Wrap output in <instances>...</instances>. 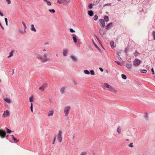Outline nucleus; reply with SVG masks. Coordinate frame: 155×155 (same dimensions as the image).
I'll use <instances>...</instances> for the list:
<instances>
[{"label": "nucleus", "mask_w": 155, "mask_h": 155, "mask_svg": "<svg viewBox=\"0 0 155 155\" xmlns=\"http://www.w3.org/2000/svg\"><path fill=\"white\" fill-rule=\"evenodd\" d=\"M108 5V4H107L104 5V6H107Z\"/></svg>", "instance_id": "57"}, {"label": "nucleus", "mask_w": 155, "mask_h": 155, "mask_svg": "<svg viewBox=\"0 0 155 155\" xmlns=\"http://www.w3.org/2000/svg\"><path fill=\"white\" fill-rule=\"evenodd\" d=\"M74 136H73V139L74 138Z\"/></svg>", "instance_id": "63"}, {"label": "nucleus", "mask_w": 155, "mask_h": 155, "mask_svg": "<svg viewBox=\"0 0 155 155\" xmlns=\"http://www.w3.org/2000/svg\"><path fill=\"white\" fill-rule=\"evenodd\" d=\"M129 146L130 147H133V143H130V144H129Z\"/></svg>", "instance_id": "49"}, {"label": "nucleus", "mask_w": 155, "mask_h": 155, "mask_svg": "<svg viewBox=\"0 0 155 155\" xmlns=\"http://www.w3.org/2000/svg\"><path fill=\"white\" fill-rule=\"evenodd\" d=\"M86 153L85 152H82L80 155H85Z\"/></svg>", "instance_id": "48"}, {"label": "nucleus", "mask_w": 155, "mask_h": 155, "mask_svg": "<svg viewBox=\"0 0 155 155\" xmlns=\"http://www.w3.org/2000/svg\"><path fill=\"white\" fill-rule=\"evenodd\" d=\"M118 1H120L121 0H117Z\"/></svg>", "instance_id": "64"}, {"label": "nucleus", "mask_w": 155, "mask_h": 155, "mask_svg": "<svg viewBox=\"0 0 155 155\" xmlns=\"http://www.w3.org/2000/svg\"><path fill=\"white\" fill-rule=\"evenodd\" d=\"M1 27V28H2L3 29H4V28L2 26H2Z\"/></svg>", "instance_id": "58"}, {"label": "nucleus", "mask_w": 155, "mask_h": 155, "mask_svg": "<svg viewBox=\"0 0 155 155\" xmlns=\"http://www.w3.org/2000/svg\"><path fill=\"white\" fill-rule=\"evenodd\" d=\"M4 100L5 101L9 104L11 103V102L9 98H5L4 99Z\"/></svg>", "instance_id": "22"}, {"label": "nucleus", "mask_w": 155, "mask_h": 155, "mask_svg": "<svg viewBox=\"0 0 155 155\" xmlns=\"http://www.w3.org/2000/svg\"><path fill=\"white\" fill-rule=\"evenodd\" d=\"M99 21L102 25V26H101V27H104L105 25V23L104 19H100Z\"/></svg>", "instance_id": "12"}, {"label": "nucleus", "mask_w": 155, "mask_h": 155, "mask_svg": "<svg viewBox=\"0 0 155 155\" xmlns=\"http://www.w3.org/2000/svg\"><path fill=\"white\" fill-rule=\"evenodd\" d=\"M54 114V111L53 110H50L48 113V117L52 116Z\"/></svg>", "instance_id": "8"}, {"label": "nucleus", "mask_w": 155, "mask_h": 155, "mask_svg": "<svg viewBox=\"0 0 155 155\" xmlns=\"http://www.w3.org/2000/svg\"><path fill=\"white\" fill-rule=\"evenodd\" d=\"M40 58L43 62H44L47 60V56L46 54H44L40 57Z\"/></svg>", "instance_id": "5"}, {"label": "nucleus", "mask_w": 155, "mask_h": 155, "mask_svg": "<svg viewBox=\"0 0 155 155\" xmlns=\"http://www.w3.org/2000/svg\"><path fill=\"white\" fill-rule=\"evenodd\" d=\"M141 62V61L140 60L136 58L133 61V65L134 66H137L140 65Z\"/></svg>", "instance_id": "2"}, {"label": "nucleus", "mask_w": 155, "mask_h": 155, "mask_svg": "<svg viewBox=\"0 0 155 155\" xmlns=\"http://www.w3.org/2000/svg\"><path fill=\"white\" fill-rule=\"evenodd\" d=\"M116 62L119 65L121 66L123 65L122 63H120V62H118V61H116Z\"/></svg>", "instance_id": "43"}, {"label": "nucleus", "mask_w": 155, "mask_h": 155, "mask_svg": "<svg viewBox=\"0 0 155 155\" xmlns=\"http://www.w3.org/2000/svg\"><path fill=\"white\" fill-rule=\"evenodd\" d=\"M109 91L114 94H117V91L113 87H111V88Z\"/></svg>", "instance_id": "7"}, {"label": "nucleus", "mask_w": 155, "mask_h": 155, "mask_svg": "<svg viewBox=\"0 0 155 155\" xmlns=\"http://www.w3.org/2000/svg\"><path fill=\"white\" fill-rule=\"evenodd\" d=\"M44 1H45L46 2V1H47V0H43Z\"/></svg>", "instance_id": "62"}, {"label": "nucleus", "mask_w": 155, "mask_h": 155, "mask_svg": "<svg viewBox=\"0 0 155 155\" xmlns=\"http://www.w3.org/2000/svg\"><path fill=\"white\" fill-rule=\"evenodd\" d=\"M152 34L154 39L155 40V31H153Z\"/></svg>", "instance_id": "39"}, {"label": "nucleus", "mask_w": 155, "mask_h": 155, "mask_svg": "<svg viewBox=\"0 0 155 155\" xmlns=\"http://www.w3.org/2000/svg\"><path fill=\"white\" fill-rule=\"evenodd\" d=\"M73 84L75 86H77L78 85V83L77 82L74 81H73Z\"/></svg>", "instance_id": "38"}, {"label": "nucleus", "mask_w": 155, "mask_h": 155, "mask_svg": "<svg viewBox=\"0 0 155 155\" xmlns=\"http://www.w3.org/2000/svg\"><path fill=\"white\" fill-rule=\"evenodd\" d=\"M55 139H56V137H54V141H53V142L52 143L53 144H54V142H55Z\"/></svg>", "instance_id": "53"}, {"label": "nucleus", "mask_w": 155, "mask_h": 155, "mask_svg": "<svg viewBox=\"0 0 155 155\" xmlns=\"http://www.w3.org/2000/svg\"><path fill=\"white\" fill-rule=\"evenodd\" d=\"M84 72L85 74H90L89 71L87 70H84Z\"/></svg>", "instance_id": "28"}, {"label": "nucleus", "mask_w": 155, "mask_h": 155, "mask_svg": "<svg viewBox=\"0 0 155 155\" xmlns=\"http://www.w3.org/2000/svg\"><path fill=\"white\" fill-rule=\"evenodd\" d=\"M9 112L7 110H6L4 112V114H3L2 117L3 118H5L7 116H9Z\"/></svg>", "instance_id": "10"}, {"label": "nucleus", "mask_w": 155, "mask_h": 155, "mask_svg": "<svg viewBox=\"0 0 155 155\" xmlns=\"http://www.w3.org/2000/svg\"><path fill=\"white\" fill-rule=\"evenodd\" d=\"M31 111L32 112H33V104L32 103H31Z\"/></svg>", "instance_id": "42"}, {"label": "nucleus", "mask_w": 155, "mask_h": 155, "mask_svg": "<svg viewBox=\"0 0 155 155\" xmlns=\"http://www.w3.org/2000/svg\"><path fill=\"white\" fill-rule=\"evenodd\" d=\"M132 67V66L131 64H127V68L128 69H131Z\"/></svg>", "instance_id": "23"}, {"label": "nucleus", "mask_w": 155, "mask_h": 155, "mask_svg": "<svg viewBox=\"0 0 155 155\" xmlns=\"http://www.w3.org/2000/svg\"><path fill=\"white\" fill-rule=\"evenodd\" d=\"M26 30H24V31L21 30H19L18 31V32L21 35H25L26 34Z\"/></svg>", "instance_id": "14"}, {"label": "nucleus", "mask_w": 155, "mask_h": 155, "mask_svg": "<svg viewBox=\"0 0 155 155\" xmlns=\"http://www.w3.org/2000/svg\"><path fill=\"white\" fill-rule=\"evenodd\" d=\"M72 38L74 42L75 43H76L77 42V39L76 38L75 36H73V37Z\"/></svg>", "instance_id": "29"}, {"label": "nucleus", "mask_w": 155, "mask_h": 155, "mask_svg": "<svg viewBox=\"0 0 155 155\" xmlns=\"http://www.w3.org/2000/svg\"><path fill=\"white\" fill-rule=\"evenodd\" d=\"M96 38L97 39V40H98V41L99 42H100L101 41H100V40H99V38H98L97 36H96Z\"/></svg>", "instance_id": "54"}, {"label": "nucleus", "mask_w": 155, "mask_h": 155, "mask_svg": "<svg viewBox=\"0 0 155 155\" xmlns=\"http://www.w3.org/2000/svg\"><path fill=\"white\" fill-rule=\"evenodd\" d=\"M90 72L91 74L92 75H94L95 74L94 71L93 70H91Z\"/></svg>", "instance_id": "34"}, {"label": "nucleus", "mask_w": 155, "mask_h": 155, "mask_svg": "<svg viewBox=\"0 0 155 155\" xmlns=\"http://www.w3.org/2000/svg\"><path fill=\"white\" fill-rule=\"evenodd\" d=\"M62 132L61 130H60L58 133L57 140L60 143L61 142L62 140Z\"/></svg>", "instance_id": "4"}, {"label": "nucleus", "mask_w": 155, "mask_h": 155, "mask_svg": "<svg viewBox=\"0 0 155 155\" xmlns=\"http://www.w3.org/2000/svg\"><path fill=\"white\" fill-rule=\"evenodd\" d=\"M99 32L100 34L102 36H103L104 35L105 33L103 30L101 29H100L99 30Z\"/></svg>", "instance_id": "16"}, {"label": "nucleus", "mask_w": 155, "mask_h": 155, "mask_svg": "<svg viewBox=\"0 0 155 155\" xmlns=\"http://www.w3.org/2000/svg\"><path fill=\"white\" fill-rule=\"evenodd\" d=\"M0 15L2 16H3V14L2 13L1 11H0Z\"/></svg>", "instance_id": "55"}, {"label": "nucleus", "mask_w": 155, "mask_h": 155, "mask_svg": "<svg viewBox=\"0 0 155 155\" xmlns=\"http://www.w3.org/2000/svg\"><path fill=\"white\" fill-rule=\"evenodd\" d=\"M68 51L66 49H64L63 50V54L64 56H66L68 54Z\"/></svg>", "instance_id": "15"}, {"label": "nucleus", "mask_w": 155, "mask_h": 155, "mask_svg": "<svg viewBox=\"0 0 155 155\" xmlns=\"http://www.w3.org/2000/svg\"><path fill=\"white\" fill-rule=\"evenodd\" d=\"M99 69L101 71V72H103V69H102L101 68H99Z\"/></svg>", "instance_id": "56"}, {"label": "nucleus", "mask_w": 155, "mask_h": 155, "mask_svg": "<svg viewBox=\"0 0 155 155\" xmlns=\"http://www.w3.org/2000/svg\"><path fill=\"white\" fill-rule=\"evenodd\" d=\"M95 47H96V48H97L98 47V46L97 45H95Z\"/></svg>", "instance_id": "59"}, {"label": "nucleus", "mask_w": 155, "mask_h": 155, "mask_svg": "<svg viewBox=\"0 0 155 155\" xmlns=\"http://www.w3.org/2000/svg\"><path fill=\"white\" fill-rule=\"evenodd\" d=\"M5 21L7 25H8V19L7 18H5Z\"/></svg>", "instance_id": "46"}, {"label": "nucleus", "mask_w": 155, "mask_h": 155, "mask_svg": "<svg viewBox=\"0 0 155 155\" xmlns=\"http://www.w3.org/2000/svg\"><path fill=\"white\" fill-rule=\"evenodd\" d=\"M46 2L48 5L51 6V3L50 1L47 0Z\"/></svg>", "instance_id": "30"}, {"label": "nucleus", "mask_w": 155, "mask_h": 155, "mask_svg": "<svg viewBox=\"0 0 155 155\" xmlns=\"http://www.w3.org/2000/svg\"><path fill=\"white\" fill-rule=\"evenodd\" d=\"M117 132L119 134L121 133V128L120 126H118L117 129Z\"/></svg>", "instance_id": "11"}, {"label": "nucleus", "mask_w": 155, "mask_h": 155, "mask_svg": "<svg viewBox=\"0 0 155 155\" xmlns=\"http://www.w3.org/2000/svg\"><path fill=\"white\" fill-rule=\"evenodd\" d=\"M43 51H46V50L45 49H44L43 50Z\"/></svg>", "instance_id": "61"}, {"label": "nucleus", "mask_w": 155, "mask_h": 155, "mask_svg": "<svg viewBox=\"0 0 155 155\" xmlns=\"http://www.w3.org/2000/svg\"><path fill=\"white\" fill-rule=\"evenodd\" d=\"M122 78L124 79H126V75L124 74H122L121 75Z\"/></svg>", "instance_id": "37"}, {"label": "nucleus", "mask_w": 155, "mask_h": 155, "mask_svg": "<svg viewBox=\"0 0 155 155\" xmlns=\"http://www.w3.org/2000/svg\"><path fill=\"white\" fill-rule=\"evenodd\" d=\"M88 15L90 16H92L93 15L94 13L92 11H89L88 12Z\"/></svg>", "instance_id": "21"}, {"label": "nucleus", "mask_w": 155, "mask_h": 155, "mask_svg": "<svg viewBox=\"0 0 155 155\" xmlns=\"http://www.w3.org/2000/svg\"><path fill=\"white\" fill-rule=\"evenodd\" d=\"M29 101L30 102H32L33 101V98L32 97H30L29 98Z\"/></svg>", "instance_id": "50"}, {"label": "nucleus", "mask_w": 155, "mask_h": 155, "mask_svg": "<svg viewBox=\"0 0 155 155\" xmlns=\"http://www.w3.org/2000/svg\"><path fill=\"white\" fill-rule=\"evenodd\" d=\"M31 29L32 31H33L35 32L36 31V30L34 27V25L33 24L31 25Z\"/></svg>", "instance_id": "20"}, {"label": "nucleus", "mask_w": 155, "mask_h": 155, "mask_svg": "<svg viewBox=\"0 0 155 155\" xmlns=\"http://www.w3.org/2000/svg\"><path fill=\"white\" fill-rule=\"evenodd\" d=\"M12 139L14 140L15 142V143L17 142H18V140L15 138L13 136V135H12Z\"/></svg>", "instance_id": "31"}, {"label": "nucleus", "mask_w": 155, "mask_h": 155, "mask_svg": "<svg viewBox=\"0 0 155 155\" xmlns=\"http://www.w3.org/2000/svg\"><path fill=\"white\" fill-rule=\"evenodd\" d=\"M57 3L60 4H63V2H62L60 0H57Z\"/></svg>", "instance_id": "41"}, {"label": "nucleus", "mask_w": 155, "mask_h": 155, "mask_svg": "<svg viewBox=\"0 0 155 155\" xmlns=\"http://www.w3.org/2000/svg\"><path fill=\"white\" fill-rule=\"evenodd\" d=\"M98 16L97 15H95L94 17V20H96L98 19Z\"/></svg>", "instance_id": "35"}, {"label": "nucleus", "mask_w": 155, "mask_h": 155, "mask_svg": "<svg viewBox=\"0 0 155 155\" xmlns=\"http://www.w3.org/2000/svg\"><path fill=\"white\" fill-rule=\"evenodd\" d=\"M14 69H13V74L14 73Z\"/></svg>", "instance_id": "60"}, {"label": "nucleus", "mask_w": 155, "mask_h": 155, "mask_svg": "<svg viewBox=\"0 0 155 155\" xmlns=\"http://www.w3.org/2000/svg\"><path fill=\"white\" fill-rule=\"evenodd\" d=\"M6 1L8 4H10L11 3L10 0H6Z\"/></svg>", "instance_id": "44"}, {"label": "nucleus", "mask_w": 155, "mask_h": 155, "mask_svg": "<svg viewBox=\"0 0 155 155\" xmlns=\"http://www.w3.org/2000/svg\"><path fill=\"white\" fill-rule=\"evenodd\" d=\"M6 129H7V132L8 133V134H10L12 132V131L10 130V129H9L7 128H6Z\"/></svg>", "instance_id": "32"}, {"label": "nucleus", "mask_w": 155, "mask_h": 155, "mask_svg": "<svg viewBox=\"0 0 155 155\" xmlns=\"http://www.w3.org/2000/svg\"><path fill=\"white\" fill-rule=\"evenodd\" d=\"M93 7V5L92 4H90V5H89V8L90 9H91Z\"/></svg>", "instance_id": "45"}, {"label": "nucleus", "mask_w": 155, "mask_h": 155, "mask_svg": "<svg viewBox=\"0 0 155 155\" xmlns=\"http://www.w3.org/2000/svg\"><path fill=\"white\" fill-rule=\"evenodd\" d=\"M104 20L106 22H107L109 20V18L107 16H105L104 17Z\"/></svg>", "instance_id": "24"}, {"label": "nucleus", "mask_w": 155, "mask_h": 155, "mask_svg": "<svg viewBox=\"0 0 155 155\" xmlns=\"http://www.w3.org/2000/svg\"><path fill=\"white\" fill-rule=\"evenodd\" d=\"M104 86L106 88H108V90L109 91L110 89L111 88V87H112L113 86L109 85L108 83H104Z\"/></svg>", "instance_id": "6"}, {"label": "nucleus", "mask_w": 155, "mask_h": 155, "mask_svg": "<svg viewBox=\"0 0 155 155\" xmlns=\"http://www.w3.org/2000/svg\"><path fill=\"white\" fill-rule=\"evenodd\" d=\"M13 51H11L9 53V55L8 56V58H9L11 57H12L13 55Z\"/></svg>", "instance_id": "26"}, {"label": "nucleus", "mask_w": 155, "mask_h": 155, "mask_svg": "<svg viewBox=\"0 0 155 155\" xmlns=\"http://www.w3.org/2000/svg\"><path fill=\"white\" fill-rule=\"evenodd\" d=\"M71 0H63V4H68L69 3Z\"/></svg>", "instance_id": "17"}, {"label": "nucleus", "mask_w": 155, "mask_h": 155, "mask_svg": "<svg viewBox=\"0 0 155 155\" xmlns=\"http://www.w3.org/2000/svg\"><path fill=\"white\" fill-rule=\"evenodd\" d=\"M46 88L45 87V85H43L41 86L39 88V89L41 90V91H44L45 89Z\"/></svg>", "instance_id": "18"}, {"label": "nucleus", "mask_w": 155, "mask_h": 155, "mask_svg": "<svg viewBox=\"0 0 155 155\" xmlns=\"http://www.w3.org/2000/svg\"><path fill=\"white\" fill-rule=\"evenodd\" d=\"M70 109L71 107L69 106H67L64 107V113L65 117H67L68 116Z\"/></svg>", "instance_id": "1"}, {"label": "nucleus", "mask_w": 155, "mask_h": 155, "mask_svg": "<svg viewBox=\"0 0 155 155\" xmlns=\"http://www.w3.org/2000/svg\"><path fill=\"white\" fill-rule=\"evenodd\" d=\"M139 54V53L137 51H136L134 53V54L136 56H137Z\"/></svg>", "instance_id": "36"}, {"label": "nucleus", "mask_w": 155, "mask_h": 155, "mask_svg": "<svg viewBox=\"0 0 155 155\" xmlns=\"http://www.w3.org/2000/svg\"><path fill=\"white\" fill-rule=\"evenodd\" d=\"M22 23L24 27V30H26L27 28V27L25 22L24 21H22Z\"/></svg>", "instance_id": "25"}, {"label": "nucleus", "mask_w": 155, "mask_h": 155, "mask_svg": "<svg viewBox=\"0 0 155 155\" xmlns=\"http://www.w3.org/2000/svg\"><path fill=\"white\" fill-rule=\"evenodd\" d=\"M49 11L50 12L52 13H54L55 12V11L54 9H49Z\"/></svg>", "instance_id": "33"}, {"label": "nucleus", "mask_w": 155, "mask_h": 155, "mask_svg": "<svg viewBox=\"0 0 155 155\" xmlns=\"http://www.w3.org/2000/svg\"><path fill=\"white\" fill-rule=\"evenodd\" d=\"M60 91L61 94H64L66 91V87L65 86L62 87L60 89Z\"/></svg>", "instance_id": "9"}, {"label": "nucleus", "mask_w": 155, "mask_h": 155, "mask_svg": "<svg viewBox=\"0 0 155 155\" xmlns=\"http://www.w3.org/2000/svg\"><path fill=\"white\" fill-rule=\"evenodd\" d=\"M70 31L71 32H75V31L72 28H70Z\"/></svg>", "instance_id": "47"}, {"label": "nucleus", "mask_w": 155, "mask_h": 155, "mask_svg": "<svg viewBox=\"0 0 155 155\" xmlns=\"http://www.w3.org/2000/svg\"><path fill=\"white\" fill-rule=\"evenodd\" d=\"M151 71L152 72L153 74V75L154 74V70H153V68H152L151 69Z\"/></svg>", "instance_id": "52"}, {"label": "nucleus", "mask_w": 155, "mask_h": 155, "mask_svg": "<svg viewBox=\"0 0 155 155\" xmlns=\"http://www.w3.org/2000/svg\"><path fill=\"white\" fill-rule=\"evenodd\" d=\"M110 45L112 48H114L115 47L116 45H114V42L113 41H111L110 42Z\"/></svg>", "instance_id": "13"}, {"label": "nucleus", "mask_w": 155, "mask_h": 155, "mask_svg": "<svg viewBox=\"0 0 155 155\" xmlns=\"http://www.w3.org/2000/svg\"><path fill=\"white\" fill-rule=\"evenodd\" d=\"M140 71L141 73H145L147 72V71L146 70L143 69L141 70Z\"/></svg>", "instance_id": "40"}, {"label": "nucleus", "mask_w": 155, "mask_h": 155, "mask_svg": "<svg viewBox=\"0 0 155 155\" xmlns=\"http://www.w3.org/2000/svg\"><path fill=\"white\" fill-rule=\"evenodd\" d=\"M70 58L72 59L74 61H77V58L74 56H71Z\"/></svg>", "instance_id": "19"}, {"label": "nucleus", "mask_w": 155, "mask_h": 155, "mask_svg": "<svg viewBox=\"0 0 155 155\" xmlns=\"http://www.w3.org/2000/svg\"><path fill=\"white\" fill-rule=\"evenodd\" d=\"M121 53V52L120 51H118L117 53V55H118V57H119L120 55L119 54H120Z\"/></svg>", "instance_id": "51"}, {"label": "nucleus", "mask_w": 155, "mask_h": 155, "mask_svg": "<svg viewBox=\"0 0 155 155\" xmlns=\"http://www.w3.org/2000/svg\"><path fill=\"white\" fill-rule=\"evenodd\" d=\"M6 134V132L2 129H0V137L2 138H4Z\"/></svg>", "instance_id": "3"}, {"label": "nucleus", "mask_w": 155, "mask_h": 155, "mask_svg": "<svg viewBox=\"0 0 155 155\" xmlns=\"http://www.w3.org/2000/svg\"><path fill=\"white\" fill-rule=\"evenodd\" d=\"M112 24V23H110L108 24L106 26V29L107 30H108L110 28V25Z\"/></svg>", "instance_id": "27"}]
</instances>
